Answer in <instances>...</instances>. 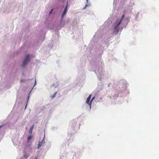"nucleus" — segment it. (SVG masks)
<instances>
[{
  "label": "nucleus",
  "instance_id": "f257e3e1",
  "mask_svg": "<svg viewBox=\"0 0 159 159\" xmlns=\"http://www.w3.org/2000/svg\"><path fill=\"white\" fill-rule=\"evenodd\" d=\"M30 60V55L27 54L26 55L22 62L21 66L22 70H24L25 67L27 65Z\"/></svg>",
  "mask_w": 159,
  "mask_h": 159
},
{
  "label": "nucleus",
  "instance_id": "f03ea898",
  "mask_svg": "<svg viewBox=\"0 0 159 159\" xmlns=\"http://www.w3.org/2000/svg\"><path fill=\"white\" fill-rule=\"evenodd\" d=\"M124 16L125 14H124L122 15L121 19L120 20H118L114 24V30L116 32H118L119 31V29L118 28V27L121 23V21L124 18Z\"/></svg>",
  "mask_w": 159,
  "mask_h": 159
},
{
  "label": "nucleus",
  "instance_id": "7ed1b4c3",
  "mask_svg": "<svg viewBox=\"0 0 159 159\" xmlns=\"http://www.w3.org/2000/svg\"><path fill=\"white\" fill-rule=\"evenodd\" d=\"M31 140H27V142L26 144L25 145V147L26 148L28 149H30V150L31 149V145L32 142H31Z\"/></svg>",
  "mask_w": 159,
  "mask_h": 159
},
{
  "label": "nucleus",
  "instance_id": "20e7f679",
  "mask_svg": "<svg viewBox=\"0 0 159 159\" xmlns=\"http://www.w3.org/2000/svg\"><path fill=\"white\" fill-rule=\"evenodd\" d=\"M68 6V3L67 2L66 4V7H65V9H64L63 12L62 14L61 17L62 18L65 15V14H66V13L67 12Z\"/></svg>",
  "mask_w": 159,
  "mask_h": 159
},
{
  "label": "nucleus",
  "instance_id": "39448f33",
  "mask_svg": "<svg viewBox=\"0 0 159 159\" xmlns=\"http://www.w3.org/2000/svg\"><path fill=\"white\" fill-rule=\"evenodd\" d=\"M12 141L15 146L19 145L20 142L18 140H12Z\"/></svg>",
  "mask_w": 159,
  "mask_h": 159
},
{
  "label": "nucleus",
  "instance_id": "423d86ee",
  "mask_svg": "<svg viewBox=\"0 0 159 159\" xmlns=\"http://www.w3.org/2000/svg\"><path fill=\"white\" fill-rule=\"evenodd\" d=\"M91 98V95H89V97L87 99V100L86 101V102L87 104L89 105H90V106L91 107V102H89V101L90 100Z\"/></svg>",
  "mask_w": 159,
  "mask_h": 159
},
{
  "label": "nucleus",
  "instance_id": "0eeeda50",
  "mask_svg": "<svg viewBox=\"0 0 159 159\" xmlns=\"http://www.w3.org/2000/svg\"><path fill=\"white\" fill-rule=\"evenodd\" d=\"M45 142V140H42V141L39 142L38 144V149L40 148L42 146L43 143Z\"/></svg>",
  "mask_w": 159,
  "mask_h": 159
},
{
  "label": "nucleus",
  "instance_id": "6e6552de",
  "mask_svg": "<svg viewBox=\"0 0 159 159\" xmlns=\"http://www.w3.org/2000/svg\"><path fill=\"white\" fill-rule=\"evenodd\" d=\"M31 90L30 91V93H29L28 97H27V102H26V105H25V109L26 108V107H27V104H28V102L29 101V98H30V93H31Z\"/></svg>",
  "mask_w": 159,
  "mask_h": 159
},
{
  "label": "nucleus",
  "instance_id": "1a4fd4ad",
  "mask_svg": "<svg viewBox=\"0 0 159 159\" xmlns=\"http://www.w3.org/2000/svg\"><path fill=\"white\" fill-rule=\"evenodd\" d=\"M34 125L31 126L30 128L29 131V133L30 134H31L32 132L33 129L34 128Z\"/></svg>",
  "mask_w": 159,
  "mask_h": 159
},
{
  "label": "nucleus",
  "instance_id": "9d476101",
  "mask_svg": "<svg viewBox=\"0 0 159 159\" xmlns=\"http://www.w3.org/2000/svg\"><path fill=\"white\" fill-rule=\"evenodd\" d=\"M23 157H24L26 159L28 157V156L27 154L26 153H25L23 156Z\"/></svg>",
  "mask_w": 159,
  "mask_h": 159
},
{
  "label": "nucleus",
  "instance_id": "9b49d317",
  "mask_svg": "<svg viewBox=\"0 0 159 159\" xmlns=\"http://www.w3.org/2000/svg\"><path fill=\"white\" fill-rule=\"evenodd\" d=\"M57 93V92H56L52 96H51V97L52 98H53L55 97Z\"/></svg>",
  "mask_w": 159,
  "mask_h": 159
},
{
  "label": "nucleus",
  "instance_id": "f8f14e48",
  "mask_svg": "<svg viewBox=\"0 0 159 159\" xmlns=\"http://www.w3.org/2000/svg\"><path fill=\"white\" fill-rule=\"evenodd\" d=\"M32 136L31 135H30L28 136L27 139H32Z\"/></svg>",
  "mask_w": 159,
  "mask_h": 159
},
{
  "label": "nucleus",
  "instance_id": "ddd939ff",
  "mask_svg": "<svg viewBox=\"0 0 159 159\" xmlns=\"http://www.w3.org/2000/svg\"><path fill=\"white\" fill-rule=\"evenodd\" d=\"M6 123H5L0 126V129L2 128V127L4 126V125H6Z\"/></svg>",
  "mask_w": 159,
  "mask_h": 159
},
{
  "label": "nucleus",
  "instance_id": "4468645a",
  "mask_svg": "<svg viewBox=\"0 0 159 159\" xmlns=\"http://www.w3.org/2000/svg\"><path fill=\"white\" fill-rule=\"evenodd\" d=\"M36 84H37V83H36V79H35V82L34 83V87L36 85Z\"/></svg>",
  "mask_w": 159,
  "mask_h": 159
},
{
  "label": "nucleus",
  "instance_id": "2eb2a0df",
  "mask_svg": "<svg viewBox=\"0 0 159 159\" xmlns=\"http://www.w3.org/2000/svg\"><path fill=\"white\" fill-rule=\"evenodd\" d=\"M95 98V97H93V98H92V99H91V103H92V101H93V100Z\"/></svg>",
  "mask_w": 159,
  "mask_h": 159
},
{
  "label": "nucleus",
  "instance_id": "dca6fc26",
  "mask_svg": "<svg viewBox=\"0 0 159 159\" xmlns=\"http://www.w3.org/2000/svg\"><path fill=\"white\" fill-rule=\"evenodd\" d=\"M20 81L21 82H23L25 81L24 80H21Z\"/></svg>",
  "mask_w": 159,
  "mask_h": 159
},
{
  "label": "nucleus",
  "instance_id": "f3484780",
  "mask_svg": "<svg viewBox=\"0 0 159 159\" xmlns=\"http://www.w3.org/2000/svg\"><path fill=\"white\" fill-rule=\"evenodd\" d=\"M45 139V134H44V135H43V138L42 139Z\"/></svg>",
  "mask_w": 159,
  "mask_h": 159
},
{
  "label": "nucleus",
  "instance_id": "a211bd4d",
  "mask_svg": "<svg viewBox=\"0 0 159 159\" xmlns=\"http://www.w3.org/2000/svg\"><path fill=\"white\" fill-rule=\"evenodd\" d=\"M87 6V4H86V5H85V7H84L83 9H85V8H86V6Z\"/></svg>",
  "mask_w": 159,
  "mask_h": 159
},
{
  "label": "nucleus",
  "instance_id": "6ab92c4d",
  "mask_svg": "<svg viewBox=\"0 0 159 159\" xmlns=\"http://www.w3.org/2000/svg\"><path fill=\"white\" fill-rule=\"evenodd\" d=\"M53 10V9H52L51 11H50V13L52 12V11Z\"/></svg>",
  "mask_w": 159,
  "mask_h": 159
},
{
  "label": "nucleus",
  "instance_id": "aec40b11",
  "mask_svg": "<svg viewBox=\"0 0 159 159\" xmlns=\"http://www.w3.org/2000/svg\"><path fill=\"white\" fill-rule=\"evenodd\" d=\"M48 16H50V12H49L48 13Z\"/></svg>",
  "mask_w": 159,
  "mask_h": 159
},
{
  "label": "nucleus",
  "instance_id": "412c9836",
  "mask_svg": "<svg viewBox=\"0 0 159 159\" xmlns=\"http://www.w3.org/2000/svg\"><path fill=\"white\" fill-rule=\"evenodd\" d=\"M86 1H87V2H88V0H86Z\"/></svg>",
  "mask_w": 159,
  "mask_h": 159
},
{
  "label": "nucleus",
  "instance_id": "4be33fe9",
  "mask_svg": "<svg viewBox=\"0 0 159 159\" xmlns=\"http://www.w3.org/2000/svg\"><path fill=\"white\" fill-rule=\"evenodd\" d=\"M46 86L47 87H48V86H47V85H46Z\"/></svg>",
  "mask_w": 159,
  "mask_h": 159
}]
</instances>
